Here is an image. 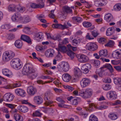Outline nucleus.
<instances>
[{
	"label": "nucleus",
	"mask_w": 121,
	"mask_h": 121,
	"mask_svg": "<svg viewBox=\"0 0 121 121\" xmlns=\"http://www.w3.org/2000/svg\"><path fill=\"white\" fill-rule=\"evenodd\" d=\"M12 20L15 22H18L22 21L23 20V17L19 13H15L12 16Z\"/></svg>",
	"instance_id": "0eeeda50"
},
{
	"label": "nucleus",
	"mask_w": 121,
	"mask_h": 121,
	"mask_svg": "<svg viewBox=\"0 0 121 121\" xmlns=\"http://www.w3.org/2000/svg\"><path fill=\"white\" fill-rule=\"evenodd\" d=\"M93 63L94 65L96 67H97L100 65V62L99 60H94Z\"/></svg>",
	"instance_id": "5fc2aeb1"
},
{
	"label": "nucleus",
	"mask_w": 121,
	"mask_h": 121,
	"mask_svg": "<svg viewBox=\"0 0 121 121\" xmlns=\"http://www.w3.org/2000/svg\"><path fill=\"white\" fill-rule=\"evenodd\" d=\"M104 68H106L109 69L110 72L112 73L113 72V69L112 66L109 64H106L103 67H101V69H104Z\"/></svg>",
	"instance_id": "72a5a7b5"
},
{
	"label": "nucleus",
	"mask_w": 121,
	"mask_h": 121,
	"mask_svg": "<svg viewBox=\"0 0 121 121\" xmlns=\"http://www.w3.org/2000/svg\"><path fill=\"white\" fill-rule=\"evenodd\" d=\"M60 24L56 23L53 24L52 26V27L55 28L60 29Z\"/></svg>",
	"instance_id": "4d7b16f0"
},
{
	"label": "nucleus",
	"mask_w": 121,
	"mask_h": 121,
	"mask_svg": "<svg viewBox=\"0 0 121 121\" xmlns=\"http://www.w3.org/2000/svg\"><path fill=\"white\" fill-rule=\"evenodd\" d=\"M68 47L69 50L72 49L73 51H75L76 50V47L72 46L70 44H68Z\"/></svg>",
	"instance_id": "e2e57ef3"
},
{
	"label": "nucleus",
	"mask_w": 121,
	"mask_h": 121,
	"mask_svg": "<svg viewBox=\"0 0 121 121\" xmlns=\"http://www.w3.org/2000/svg\"><path fill=\"white\" fill-rule=\"evenodd\" d=\"M114 82L116 85H119L121 83V78L118 77L113 78Z\"/></svg>",
	"instance_id": "4c0bfd02"
},
{
	"label": "nucleus",
	"mask_w": 121,
	"mask_h": 121,
	"mask_svg": "<svg viewBox=\"0 0 121 121\" xmlns=\"http://www.w3.org/2000/svg\"><path fill=\"white\" fill-rule=\"evenodd\" d=\"M82 24L83 26L87 28L89 27L92 25V24L91 22L86 21L83 22Z\"/></svg>",
	"instance_id": "c03bdc74"
},
{
	"label": "nucleus",
	"mask_w": 121,
	"mask_h": 121,
	"mask_svg": "<svg viewBox=\"0 0 121 121\" xmlns=\"http://www.w3.org/2000/svg\"><path fill=\"white\" fill-rule=\"evenodd\" d=\"M42 114L39 110L36 111L33 113V115L35 116H40Z\"/></svg>",
	"instance_id": "6e6d98bb"
},
{
	"label": "nucleus",
	"mask_w": 121,
	"mask_h": 121,
	"mask_svg": "<svg viewBox=\"0 0 121 121\" xmlns=\"http://www.w3.org/2000/svg\"><path fill=\"white\" fill-rule=\"evenodd\" d=\"M62 78L64 82H68L71 80V77L68 73H64L62 75Z\"/></svg>",
	"instance_id": "b1692460"
},
{
	"label": "nucleus",
	"mask_w": 121,
	"mask_h": 121,
	"mask_svg": "<svg viewBox=\"0 0 121 121\" xmlns=\"http://www.w3.org/2000/svg\"><path fill=\"white\" fill-rule=\"evenodd\" d=\"M99 54L101 57H106L108 55L107 50L104 49L100 50L99 52Z\"/></svg>",
	"instance_id": "cd10ccee"
},
{
	"label": "nucleus",
	"mask_w": 121,
	"mask_h": 121,
	"mask_svg": "<svg viewBox=\"0 0 121 121\" xmlns=\"http://www.w3.org/2000/svg\"><path fill=\"white\" fill-rule=\"evenodd\" d=\"M22 45V41L20 40H16L14 43V45L18 49L21 48Z\"/></svg>",
	"instance_id": "bb28decb"
},
{
	"label": "nucleus",
	"mask_w": 121,
	"mask_h": 121,
	"mask_svg": "<svg viewBox=\"0 0 121 121\" xmlns=\"http://www.w3.org/2000/svg\"><path fill=\"white\" fill-rule=\"evenodd\" d=\"M81 41V40L79 39H75L72 41L73 44L75 46H76L78 45Z\"/></svg>",
	"instance_id": "79ce46f5"
},
{
	"label": "nucleus",
	"mask_w": 121,
	"mask_h": 121,
	"mask_svg": "<svg viewBox=\"0 0 121 121\" xmlns=\"http://www.w3.org/2000/svg\"><path fill=\"white\" fill-rule=\"evenodd\" d=\"M56 49L58 51L59 54V52H65L67 51L66 47L60 44L58 45V47L56 48Z\"/></svg>",
	"instance_id": "412c9836"
},
{
	"label": "nucleus",
	"mask_w": 121,
	"mask_h": 121,
	"mask_svg": "<svg viewBox=\"0 0 121 121\" xmlns=\"http://www.w3.org/2000/svg\"><path fill=\"white\" fill-rule=\"evenodd\" d=\"M43 35V34L42 32H39L35 33L34 35V39L37 41L39 42L42 40Z\"/></svg>",
	"instance_id": "4468645a"
},
{
	"label": "nucleus",
	"mask_w": 121,
	"mask_h": 121,
	"mask_svg": "<svg viewBox=\"0 0 121 121\" xmlns=\"http://www.w3.org/2000/svg\"><path fill=\"white\" fill-rule=\"evenodd\" d=\"M81 69L82 72L86 74L88 73L89 71V69H88L85 68H84L83 66L81 67Z\"/></svg>",
	"instance_id": "603ef678"
},
{
	"label": "nucleus",
	"mask_w": 121,
	"mask_h": 121,
	"mask_svg": "<svg viewBox=\"0 0 121 121\" xmlns=\"http://www.w3.org/2000/svg\"><path fill=\"white\" fill-rule=\"evenodd\" d=\"M78 61L82 63H86L89 60L88 57L86 55L83 54L81 55L80 58L78 59Z\"/></svg>",
	"instance_id": "a211bd4d"
},
{
	"label": "nucleus",
	"mask_w": 121,
	"mask_h": 121,
	"mask_svg": "<svg viewBox=\"0 0 121 121\" xmlns=\"http://www.w3.org/2000/svg\"><path fill=\"white\" fill-rule=\"evenodd\" d=\"M103 105H102L101 106H95V107L99 109L102 110L103 109H105L107 108L108 106L105 105H108V103L107 102H103Z\"/></svg>",
	"instance_id": "e433bc0d"
},
{
	"label": "nucleus",
	"mask_w": 121,
	"mask_h": 121,
	"mask_svg": "<svg viewBox=\"0 0 121 121\" xmlns=\"http://www.w3.org/2000/svg\"><path fill=\"white\" fill-rule=\"evenodd\" d=\"M62 67L63 68L64 72H66L69 70V65L67 62H64L62 63Z\"/></svg>",
	"instance_id": "2f4dec72"
},
{
	"label": "nucleus",
	"mask_w": 121,
	"mask_h": 121,
	"mask_svg": "<svg viewBox=\"0 0 121 121\" xmlns=\"http://www.w3.org/2000/svg\"><path fill=\"white\" fill-rule=\"evenodd\" d=\"M31 21V19L29 17H26L25 18L23 17V20L21 22L22 23H26Z\"/></svg>",
	"instance_id": "a19ab883"
},
{
	"label": "nucleus",
	"mask_w": 121,
	"mask_h": 121,
	"mask_svg": "<svg viewBox=\"0 0 121 121\" xmlns=\"http://www.w3.org/2000/svg\"><path fill=\"white\" fill-rule=\"evenodd\" d=\"M104 19L108 22H112L114 21L112 15L110 13L106 14L104 16Z\"/></svg>",
	"instance_id": "5701e85b"
},
{
	"label": "nucleus",
	"mask_w": 121,
	"mask_h": 121,
	"mask_svg": "<svg viewBox=\"0 0 121 121\" xmlns=\"http://www.w3.org/2000/svg\"><path fill=\"white\" fill-rule=\"evenodd\" d=\"M24 31L26 33L28 34H30L31 33L30 28L28 27H25L24 28Z\"/></svg>",
	"instance_id": "de8ad7c7"
},
{
	"label": "nucleus",
	"mask_w": 121,
	"mask_h": 121,
	"mask_svg": "<svg viewBox=\"0 0 121 121\" xmlns=\"http://www.w3.org/2000/svg\"><path fill=\"white\" fill-rule=\"evenodd\" d=\"M108 117L110 119L112 120H116L118 117V116L116 114L112 113H109L108 115Z\"/></svg>",
	"instance_id": "473e14b6"
},
{
	"label": "nucleus",
	"mask_w": 121,
	"mask_h": 121,
	"mask_svg": "<svg viewBox=\"0 0 121 121\" xmlns=\"http://www.w3.org/2000/svg\"><path fill=\"white\" fill-rule=\"evenodd\" d=\"M107 1L104 0H95L94 1V4L98 7H101L106 5Z\"/></svg>",
	"instance_id": "f8f14e48"
},
{
	"label": "nucleus",
	"mask_w": 121,
	"mask_h": 121,
	"mask_svg": "<svg viewBox=\"0 0 121 121\" xmlns=\"http://www.w3.org/2000/svg\"><path fill=\"white\" fill-rule=\"evenodd\" d=\"M23 74H27L28 77L31 80L36 78L38 74L35 72L32 65L30 63H26L23 67L22 70Z\"/></svg>",
	"instance_id": "f257e3e1"
},
{
	"label": "nucleus",
	"mask_w": 121,
	"mask_h": 121,
	"mask_svg": "<svg viewBox=\"0 0 121 121\" xmlns=\"http://www.w3.org/2000/svg\"><path fill=\"white\" fill-rule=\"evenodd\" d=\"M112 57L114 58L118 59L121 57V50L113 52L112 54Z\"/></svg>",
	"instance_id": "f3484780"
},
{
	"label": "nucleus",
	"mask_w": 121,
	"mask_h": 121,
	"mask_svg": "<svg viewBox=\"0 0 121 121\" xmlns=\"http://www.w3.org/2000/svg\"><path fill=\"white\" fill-rule=\"evenodd\" d=\"M63 11L67 13H72V10L71 8L67 6H64L63 8Z\"/></svg>",
	"instance_id": "a878e982"
},
{
	"label": "nucleus",
	"mask_w": 121,
	"mask_h": 121,
	"mask_svg": "<svg viewBox=\"0 0 121 121\" xmlns=\"http://www.w3.org/2000/svg\"><path fill=\"white\" fill-rule=\"evenodd\" d=\"M121 60H119L118 61L115 60H112L111 61L112 63L114 65H117L119 63L121 62Z\"/></svg>",
	"instance_id": "0e129e2a"
},
{
	"label": "nucleus",
	"mask_w": 121,
	"mask_h": 121,
	"mask_svg": "<svg viewBox=\"0 0 121 121\" xmlns=\"http://www.w3.org/2000/svg\"><path fill=\"white\" fill-rule=\"evenodd\" d=\"M90 82V80L87 78H84L80 82V84L82 88L87 87L89 85Z\"/></svg>",
	"instance_id": "9d476101"
},
{
	"label": "nucleus",
	"mask_w": 121,
	"mask_h": 121,
	"mask_svg": "<svg viewBox=\"0 0 121 121\" xmlns=\"http://www.w3.org/2000/svg\"><path fill=\"white\" fill-rule=\"evenodd\" d=\"M34 101L35 103L37 104H41L43 102V99L39 96H35L34 98Z\"/></svg>",
	"instance_id": "4be33fe9"
},
{
	"label": "nucleus",
	"mask_w": 121,
	"mask_h": 121,
	"mask_svg": "<svg viewBox=\"0 0 121 121\" xmlns=\"http://www.w3.org/2000/svg\"><path fill=\"white\" fill-rule=\"evenodd\" d=\"M106 41V39L104 38H100L98 40V42L100 43H102V44L104 43Z\"/></svg>",
	"instance_id": "69168bd1"
},
{
	"label": "nucleus",
	"mask_w": 121,
	"mask_h": 121,
	"mask_svg": "<svg viewBox=\"0 0 121 121\" xmlns=\"http://www.w3.org/2000/svg\"><path fill=\"white\" fill-rule=\"evenodd\" d=\"M92 93V90L90 88L86 89L85 91H80L79 95L84 98H87L91 97Z\"/></svg>",
	"instance_id": "7ed1b4c3"
},
{
	"label": "nucleus",
	"mask_w": 121,
	"mask_h": 121,
	"mask_svg": "<svg viewBox=\"0 0 121 121\" xmlns=\"http://www.w3.org/2000/svg\"><path fill=\"white\" fill-rule=\"evenodd\" d=\"M114 9L117 11H119L121 9V4L118 3L114 6Z\"/></svg>",
	"instance_id": "ea45409f"
},
{
	"label": "nucleus",
	"mask_w": 121,
	"mask_h": 121,
	"mask_svg": "<svg viewBox=\"0 0 121 121\" xmlns=\"http://www.w3.org/2000/svg\"><path fill=\"white\" fill-rule=\"evenodd\" d=\"M81 101L80 99L77 97L74 98L73 100L71 101V104L73 105H77L78 102Z\"/></svg>",
	"instance_id": "c9c22d12"
},
{
	"label": "nucleus",
	"mask_w": 121,
	"mask_h": 121,
	"mask_svg": "<svg viewBox=\"0 0 121 121\" xmlns=\"http://www.w3.org/2000/svg\"><path fill=\"white\" fill-rule=\"evenodd\" d=\"M25 7H21L19 5V6H17V10L19 12H22L25 11Z\"/></svg>",
	"instance_id": "864d4df0"
},
{
	"label": "nucleus",
	"mask_w": 121,
	"mask_h": 121,
	"mask_svg": "<svg viewBox=\"0 0 121 121\" xmlns=\"http://www.w3.org/2000/svg\"><path fill=\"white\" fill-rule=\"evenodd\" d=\"M114 43L113 41L110 40L105 46L109 47H112L114 45Z\"/></svg>",
	"instance_id": "09e8293b"
},
{
	"label": "nucleus",
	"mask_w": 121,
	"mask_h": 121,
	"mask_svg": "<svg viewBox=\"0 0 121 121\" xmlns=\"http://www.w3.org/2000/svg\"><path fill=\"white\" fill-rule=\"evenodd\" d=\"M39 2L38 4L34 3H29L30 6L32 8L36 9L39 8H42L44 6V2L45 0H37Z\"/></svg>",
	"instance_id": "39448f33"
},
{
	"label": "nucleus",
	"mask_w": 121,
	"mask_h": 121,
	"mask_svg": "<svg viewBox=\"0 0 121 121\" xmlns=\"http://www.w3.org/2000/svg\"><path fill=\"white\" fill-rule=\"evenodd\" d=\"M28 93L31 95H33L35 94L36 91L35 88L32 86H30L27 88Z\"/></svg>",
	"instance_id": "dca6fc26"
},
{
	"label": "nucleus",
	"mask_w": 121,
	"mask_h": 121,
	"mask_svg": "<svg viewBox=\"0 0 121 121\" xmlns=\"http://www.w3.org/2000/svg\"><path fill=\"white\" fill-rule=\"evenodd\" d=\"M3 74L7 77L11 78L13 76V74L11 71L7 69H4L2 70Z\"/></svg>",
	"instance_id": "aec40b11"
},
{
	"label": "nucleus",
	"mask_w": 121,
	"mask_h": 121,
	"mask_svg": "<svg viewBox=\"0 0 121 121\" xmlns=\"http://www.w3.org/2000/svg\"><path fill=\"white\" fill-rule=\"evenodd\" d=\"M89 121H98L97 118L93 115H91L89 117Z\"/></svg>",
	"instance_id": "37998d69"
},
{
	"label": "nucleus",
	"mask_w": 121,
	"mask_h": 121,
	"mask_svg": "<svg viewBox=\"0 0 121 121\" xmlns=\"http://www.w3.org/2000/svg\"><path fill=\"white\" fill-rule=\"evenodd\" d=\"M111 86L108 84H107L103 87V89L105 90H108L111 89Z\"/></svg>",
	"instance_id": "8fccbe9b"
},
{
	"label": "nucleus",
	"mask_w": 121,
	"mask_h": 121,
	"mask_svg": "<svg viewBox=\"0 0 121 121\" xmlns=\"http://www.w3.org/2000/svg\"><path fill=\"white\" fill-rule=\"evenodd\" d=\"M68 27L67 26L65 23L63 25H62L60 24V29H64L65 28H67Z\"/></svg>",
	"instance_id": "774afa93"
},
{
	"label": "nucleus",
	"mask_w": 121,
	"mask_h": 121,
	"mask_svg": "<svg viewBox=\"0 0 121 121\" xmlns=\"http://www.w3.org/2000/svg\"><path fill=\"white\" fill-rule=\"evenodd\" d=\"M60 38V36L58 35L52 36L51 38V39L55 40H59Z\"/></svg>",
	"instance_id": "bf43d9fd"
},
{
	"label": "nucleus",
	"mask_w": 121,
	"mask_h": 121,
	"mask_svg": "<svg viewBox=\"0 0 121 121\" xmlns=\"http://www.w3.org/2000/svg\"><path fill=\"white\" fill-rule=\"evenodd\" d=\"M67 54L72 58H73L74 57V53L72 51L70 50H69L67 51Z\"/></svg>",
	"instance_id": "a18cd8bd"
},
{
	"label": "nucleus",
	"mask_w": 121,
	"mask_h": 121,
	"mask_svg": "<svg viewBox=\"0 0 121 121\" xmlns=\"http://www.w3.org/2000/svg\"><path fill=\"white\" fill-rule=\"evenodd\" d=\"M84 68H85L88 69H89L91 68V66L90 64H84L82 65Z\"/></svg>",
	"instance_id": "13d9d810"
},
{
	"label": "nucleus",
	"mask_w": 121,
	"mask_h": 121,
	"mask_svg": "<svg viewBox=\"0 0 121 121\" xmlns=\"http://www.w3.org/2000/svg\"><path fill=\"white\" fill-rule=\"evenodd\" d=\"M65 101H63L61 102H60V103L58 104V106L60 108H66L67 107V105L66 104H65Z\"/></svg>",
	"instance_id": "49530a36"
},
{
	"label": "nucleus",
	"mask_w": 121,
	"mask_h": 121,
	"mask_svg": "<svg viewBox=\"0 0 121 121\" xmlns=\"http://www.w3.org/2000/svg\"><path fill=\"white\" fill-rule=\"evenodd\" d=\"M14 119L16 121H23L22 117L18 114H15L13 115Z\"/></svg>",
	"instance_id": "c756f323"
},
{
	"label": "nucleus",
	"mask_w": 121,
	"mask_h": 121,
	"mask_svg": "<svg viewBox=\"0 0 121 121\" xmlns=\"http://www.w3.org/2000/svg\"><path fill=\"white\" fill-rule=\"evenodd\" d=\"M54 53V50L50 49L47 50L45 52V55L47 57H52L53 56Z\"/></svg>",
	"instance_id": "6ab92c4d"
},
{
	"label": "nucleus",
	"mask_w": 121,
	"mask_h": 121,
	"mask_svg": "<svg viewBox=\"0 0 121 121\" xmlns=\"http://www.w3.org/2000/svg\"><path fill=\"white\" fill-rule=\"evenodd\" d=\"M21 85V83L20 82H17L14 83L13 85V87L16 88L20 86Z\"/></svg>",
	"instance_id": "052dcab7"
},
{
	"label": "nucleus",
	"mask_w": 121,
	"mask_h": 121,
	"mask_svg": "<svg viewBox=\"0 0 121 121\" xmlns=\"http://www.w3.org/2000/svg\"><path fill=\"white\" fill-rule=\"evenodd\" d=\"M20 38L21 40L26 42L28 44H31L32 43L31 39L28 36L24 35H22Z\"/></svg>",
	"instance_id": "2eb2a0df"
},
{
	"label": "nucleus",
	"mask_w": 121,
	"mask_h": 121,
	"mask_svg": "<svg viewBox=\"0 0 121 121\" xmlns=\"http://www.w3.org/2000/svg\"><path fill=\"white\" fill-rule=\"evenodd\" d=\"M74 74L75 76L79 77L82 75L81 71L78 68L74 69Z\"/></svg>",
	"instance_id": "c85d7f7f"
},
{
	"label": "nucleus",
	"mask_w": 121,
	"mask_h": 121,
	"mask_svg": "<svg viewBox=\"0 0 121 121\" xmlns=\"http://www.w3.org/2000/svg\"><path fill=\"white\" fill-rule=\"evenodd\" d=\"M100 68L101 69L100 70H97L96 73V74H98L99 77H102L105 76V72L104 70L103 69H101V67Z\"/></svg>",
	"instance_id": "7c9ffc66"
},
{
	"label": "nucleus",
	"mask_w": 121,
	"mask_h": 121,
	"mask_svg": "<svg viewBox=\"0 0 121 121\" xmlns=\"http://www.w3.org/2000/svg\"><path fill=\"white\" fill-rule=\"evenodd\" d=\"M15 93L18 96L22 97H25L26 95V93L25 91L21 88H17L15 91Z\"/></svg>",
	"instance_id": "ddd939ff"
},
{
	"label": "nucleus",
	"mask_w": 121,
	"mask_h": 121,
	"mask_svg": "<svg viewBox=\"0 0 121 121\" xmlns=\"http://www.w3.org/2000/svg\"><path fill=\"white\" fill-rule=\"evenodd\" d=\"M18 110L23 112H26L28 111V108L23 105H20L18 107Z\"/></svg>",
	"instance_id": "f704fd0d"
},
{
	"label": "nucleus",
	"mask_w": 121,
	"mask_h": 121,
	"mask_svg": "<svg viewBox=\"0 0 121 121\" xmlns=\"http://www.w3.org/2000/svg\"><path fill=\"white\" fill-rule=\"evenodd\" d=\"M107 97L108 99H115L117 98V95L115 91H111L107 93Z\"/></svg>",
	"instance_id": "9b49d317"
},
{
	"label": "nucleus",
	"mask_w": 121,
	"mask_h": 121,
	"mask_svg": "<svg viewBox=\"0 0 121 121\" xmlns=\"http://www.w3.org/2000/svg\"><path fill=\"white\" fill-rule=\"evenodd\" d=\"M14 96L10 93L5 94L3 97V99L5 101L9 102L12 101L14 98Z\"/></svg>",
	"instance_id": "6e6552de"
},
{
	"label": "nucleus",
	"mask_w": 121,
	"mask_h": 121,
	"mask_svg": "<svg viewBox=\"0 0 121 121\" xmlns=\"http://www.w3.org/2000/svg\"><path fill=\"white\" fill-rule=\"evenodd\" d=\"M17 6H19V5H15L14 4H11L9 5L8 7L9 11L12 12H15L16 11Z\"/></svg>",
	"instance_id": "393cba45"
},
{
	"label": "nucleus",
	"mask_w": 121,
	"mask_h": 121,
	"mask_svg": "<svg viewBox=\"0 0 121 121\" xmlns=\"http://www.w3.org/2000/svg\"><path fill=\"white\" fill-rule=\"evenodd\" d=\"M91 34L94 37H96L98 35L97 32L96 30H94L91 32Z\"/></svg>",
	"instance_id": "680f3d73"
},
{
	"label": "nucleus",
	"mask_w": 121,
	"mask_h": 121,
	"mask_svg": "<svg viewBox=\"0 0 121 121\" xmlns=\"http://www.w3.org/2000/svg\"><path fill=\"white\" fill-rule=\"evenodd\" d=\"M86 47L87 50L91 51H93L97 49L98 46L94 43L90 42L86 44Z\"/></svg>",
	"instance_id": "423d86ee"
},
{
	"label": "nucleus",
	"mask_w": 121,
	"mask_h": 121,
	"mask_svg": "<svg viewBox=\"0 0 121 121\" xmlns=\"http://www.w3.org/2000/svg\"><path fill=\"white\" fill-rule=\"evenodd\" d=\"M11 65L12 67L16 70L19 69L22 66L21 60L18 58L13 59L11 61Z\"/></svg>",
	"instance_id": "f03ea898"
},
{
	"label": "nucleus",
	"mask_w": 121,
	"mask_h": 121,
	"mask_svg": "<svg viewBox=\"0 0 121 121\" xmlns=\"http://www.w3.org/2000/svg\"><path fill=\"white\" fill-rule=\"evenodd\" d=\"M43 112L47 113H52L54 112V110L52 108H48L43 110Z\"/></svg>",
	"instance_id": "58836bf2"
},
{
	"label": "nucleus",
	"mask_w": 121,
	"mask_h": 121,
	"mask_svg": "<svg viewBox=\"0 0 121 121\" xmlns=\"http://www.w3.org/2000/svg\"><path fill=\"white\" fill-rule=\"evenodd\" d=\"M72 20L75 21L77 22H79L82 20V18L78 17H72Z\"/></svg>",
	"instance_id": "3c124183"
},
{
	"label": "nucleus",
	"mask_w": 121,
	"mask_h": 121,
	"mask_svg": "<svg viewBox=\"0 0 121 121\" xmlns=\"http://www.w3.org/2000/svg\"><path fill=\"white\" fill-rule=\"evenodd\" d=\"M15 53L12 51H6L3 56V59L6 61H8L13 58L15 56Z\"/></svg>",
	"instance_id": "20e7f679"
},
{
	"label": "nucleus",
	"mask_w": 121,
	"mask_h": 121,
	"mask_svg": "<svg viewBox=\"0 0 121 121\" xmlns=\"http://www.w3.org/2000/svg\"><path fill=\"white\" fill-rule=\"evenodd\" d=\"M79 77H76L74 75L72 80V82H74L78 81L79 80Z\"/></svg>",
	"instance_id": "338daca9"
},
{
	"label": "nucleus",
	"mask_w": 121,
	"mask_h": 121,
	"mask_svg": "<svg viewBox=\"0 0 121 121\" xmlns=\"http://www.w3.org/2000/svg\"><path fill=\"white\" fill-rule=\"evenodd\" d=\"M51 93L49 92L46 93L45 94L44 99L46 101H46L45 103V104L46 106H49L50 107L52 105L50 104L53 103V102L52 101L48 100L50 98L51 96Z\"/></svg>",
	"instance_id": "1a4fd4ad"
}]
</instances>
